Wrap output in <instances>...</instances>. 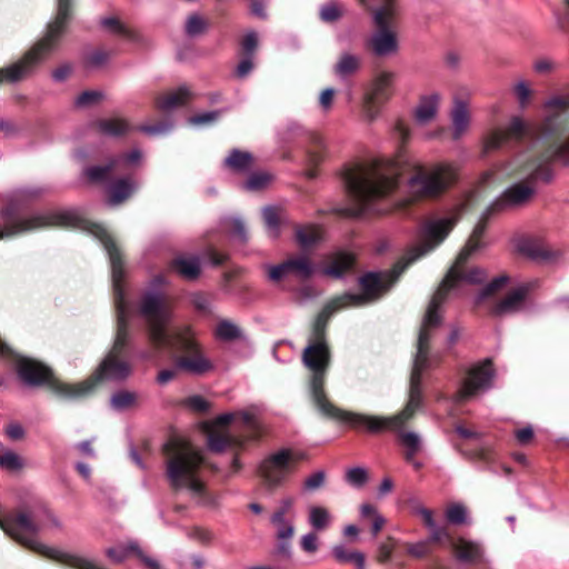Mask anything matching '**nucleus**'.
<instances>
[{
  "label": "nucleus",
  "mask_w": 569,
  "mask_h": 569,
  "mask_svg": "<svg viewBox=\"0 0 569 569\" xmlns=\"http://www.w3.org/2000/svg\"><path fill=\"white\" fill-rule=\"evenodd\" d=\"M353 259V256L350 253H336L330 263L322 269V273L339 279L352 267Z\"/></svg>",
  "instance_id": "28"
},
{
  "label": "nucleus",
  "mask_w": 569,
  "mask_h": 569,
  "mask_svg": "<svg viewBox=\"0 0 569 569\" xmlns=\"http://www.w3.org/2000/svg\"><path fill=\"white\" fill-rule=\"evenodd\" d=\"M71 0H58L56 18L48 24L43 37L37 41L17 62L0 69V83L18 82L30 76L58 48L70 18Z\"/></svg>",
  "instance_id": "6"
},
{
  "label": "nucleus",
  "mask_w": 569,
  "mask_h": 569,
  "mask_svg": "<svg viewBox=\"0 0 569 569\" xmlns=\"http://www.w3.org/2000/svg\"><path fill=\"white\" fill-rule=\"evenodd\" d=\"M102 93L99 91H84L76 100L78 107H87L101 99Z\"/></svg>",
  "instance_id": "58"
},
{
  "label": "nucleus",
  "mask_w": 569,
  "mask_h": 569,
  "mask_svg": "<svg viewBox=\"0 0 569 569\" xmlns=\"http://www.w3.org/2000/svg\"><path fill=\"white\" fill-rule=\"evenodd\" d=\"M137 189L138 184L132 179H119L111 184L107 203L111 207H116L129 199Z\"/></svg>",
  "instance_id": "26"
},
{
  "label": "nucleus",
  "mask_w": 569,
  "mask_h": 569,
  "mask_svg": "<svg viewBox=\"0 0 569 569\" xmlns=\"http://www.w3.org/2000/svg\"><path fill=\"white\" fill-rule=\"evenodd\" d=\"M457 558L460 561L475 563L481 560L483 550L481 546L475 541L459 539L456 545Z\"/></svg>",
  "instance_id": "30"
},
{
  "label": "nucleus",
  "mask_w": 569,
  "mask_h": 569,
  "mask_svg": "<svg viewBox=\"0 0 569 569\" xmlns=\"http://www.w3.org/2000/svg\"><path fill=\"white\" fill-rule=\"evenodd\" d=\"M457 221L456 213L427 221L422 227L420 243L409 250L403 260L396 266L392 271L396 273L393 279H390L389 274L367 273L359 280L361 293H343L328 301L325 307L335 313L347 307H360L375 301L410 263L435 250L447 238Z\"/></svg>",
  "instance_id": "4"
},
{
  "label": "nucleus",
  "mask_w": 569,
  "mask_h": 569,
  "mask_svg": "<svg viewBox=\"0 0 569 569\" xmlns=\"http://www.w3.org/2000/svg\"><path fill=\"white\" fill-rule=\"evenodd\" d=\"M101 242L109 256L111 264L112 286L118 311V331L112 349L103 358L90 379L78 385L57 383L54 386L56 392L63 399H78L88 395L98 382L124 380L131 371L129 363L120 358L128 338L126 328L128 309L121 287V280L124 276L123 263L120 251L109 234Z\"/></svg>",
  "instance_id": "2"
},
{
  "label": "nucleus",
  "mask_w": 569,
  "mask_h": 569,
  "mask_svg": "<svg viewBox=\"0 0 569 569\" xmlns=\"http://www.w3.org/2000/svg\"><path fill=\"white\" fill-rule=\"evenodd\" d=\"M332 521L330 511L322 506L312 505L308 508V522L315 531L326 530Z\"/></svg>",
  "instance_id": "31"
},
{
  "label": "nucleus",
  "mask_w": 569,
  "mask_h": 569,
  "mask_svg": "<svg viewBox=\"0 0 569 569\" xmlns=\"http://www.w3.org/2000/svg\"><path fill=\"white\" fill-rule=\"evenodd\" d=\"M407 552L413 558H422L430 552L429 540L407 543Z\"/></svg>",
  "instance_id": "52"
},
{
  "label": "nucleus",
  "mask_w": 569,
  "mask_h": 569,
  "mask_svg": "<svg viewBox=\"0 0 569 569\" xmlns=\"http://www.w3.org/2000/svg\"><path fill=\"white\" fill-rule=\"evenodd\" d=\"M445 517L451 525H462L467 522L468 510L462 503L455 502L447 507Z\"/></svg>",
  "instance_id": "41"
},
{
  "label": "nucleus",
  "mask_w": 569,
  "mask_h": 569,
  "mask_svg": "<svg viewBox=\"0 0 569 569\" xmlns=\"http://www.w3.org/2000/svg\"><path fill=\"white\" fill-rule=\"evenodd\" d=\"M0 467L3 469L17 471L23 467V462L19 455H17L13 450L6 449L0 455Z\"/></svg>",
  "instance_id": "43"
},
{
  "label": "nucleus",
  "mask_w": 569,
  "mask_h": 569,
  "mask_svg": "<svg viewBox=\"0 0 569 569\" xmlns=\"http://www.w3.org/2000/svg\"><path fill=\"white\" fill-rule=\"evenodd\" d=\"M332 315L333 312L323 307L312 325L308 337V345L302 352V362L311 372L310 395L318 411L327 418L346 422L353 428L363 427L370 432L401 428L407 421L412 419L422 403V371L416 372V357H413L410 376L408 402L399 413L392 417H379L343 411L337 408L327 399L323 390L326 372L331 360L326 327Z\"/></svg>",
  "instance_id": "1"
},
{
  "label": "nucleus",
  "mask_w": 569,
  "mask_h": 569,
  "mask_svg": "<svg viewBox=\"0 0 569 569\" xmlns=\"http://www.w3.org/2000/svg\"><path fill=\"white\" fill-rule=\"evenodd\" d=\"M332 553L339 562H353L358 569H366V558L360 551H351L345 546L338 545L332 548Z\"/></svg>",
  "instance_id": "36"
},
{
  "label": "nucleus",
  "mask_w": 569,
  "mask_h": 569,
  "mask_svg": "<svg viewBox=\"0 0 569 569\" xmlns=\"http://www.w3.org/2000/svg\"><path fill=\"white\" fill-rule=\"evenodd\" d=\"M188 535L190 538L199 541L200 543H208L212 539V533L200 527L192 528Z\"/></svg>",
  "instance_id": "62"
},
{
  "label": "nucleus",
  "mask_w": 569,
  "mask_h": 569,
  "mask_svg": "<svg viewBox=\"0 0 569 569\" xmlns=\"http://www.w3.org/2000/svg\"><path fill=\"white\" fill-rule=\"evenodd\" d=\"M207 28L206 21L198 14H191L186 22V32L191 36L202 33Z\"/></svg>",
  "instance_id": "50"
},
{
  "label": "nucleus",
  "mask_w": 569,
  "mask_h": 569,
  "mask_svg": "<svg viewBox=\"0 0 569 569\" xmlns=\"http://www.w3.org/2000/svg\"><path fill=\"white\" fill-rule=\"evenodd\" d=\"M300 543L301 548L308 553H313L318 550V537L315 532L303 535Z\"/></svg>",
  "instance_id": "59"
},
{
  "label": "nucleus",
  "mask_w": 569,
  "mask_h": 569,
  "mask_svg": "<svg viewBox=\"0 0 569 569\" xmlns=\"http://www.w3.org/2000/svg\"><path fill=\"white\" fill-rule=\"evenodd\" d=\"M400 439L407 449L419 451L421 447V438L417 432L407 431L400 433Z\"/></svg>",
  "instance_id": "53"
},
{
  "label": "nucleus",
  "mask_w": 569,
  "mask_h": 569,
  "mask_svg": "<svg viewBox=\"0 0 569 569\" xmlns=\"http://www.w3.org/2000/svg\"><path fill=\"white\" fill-rule=\"evenodd\" d=\"M326 475L322 470L316 471L312 475H310L303 483V488L307 491H313L319 489L325 483Z\"/></svg>",
  "instance_id": "54"
},
{
  "label": "nucleus",
  "mask_w": 569,
  "mask_h": 569,
  "mask_svg": "<svg viewBox=\"0 0 569 569\" xmlns=\"http://www.w3.org/2000/svg\"><path fill=\"white\" fill-rule=\"evenodd\" d=\"M410 503L411 512L422 520L426 528L435 521V513L431 509L416 500H412Z\"/></svg>",
  "instance_id": "49"
},
{
  "label": "nucleus",
  "mask_w": 569,
  "mask_h": 569,
  "mask_svg": "<svg viewBox=\"0 0 569 569\" xmlns=\"http://www.w3.org/2000/svg\"><path fill=\"white\" fill-rule=\"evenodd\" d=\"M257 47H258V36L254 31H249L248 33H246V36L243 38L242 48L248 56L252 57Z\"/></svg>",
  "instance_id": "60"
},
{
  "label": "nucleus",
  "mask_w": 569,
  "mask_h": 569,
  "mask_svg": "<svg viewBox=\"0 0 569 569\" xmlns=\"http://www.w3.org/2000/svg\"><path fill=\"white\" fill-rule=\"evenodd\" d=\"M51 226L82 228L88 230L100 241H102L108 236L107 230L102 226L82 219L77 211L67 210L59 212L37 213L27 218H21L13 224L9 226L6 232L0 229V239L4 236H14L21 232L34 231L40 228Z\"/></svg>",
  "instance_id": "9"
},
{
  "label": "nucleus",
  "mask_w": 569,
  "mask_h": 569,
  "mask_svg": "<svg viewBox=\"0 0 569 569\" xmlns=\"http://www.w3.org/2000/svg\"><path fill=\"white\" fill-rule=\"evenodd\" d=\"M450 119L452 139L460 140L468 132L471 122L469 103L463 99L456 98Z\"/></svg>",
  "instance_id": "18"
},
{
  "label": "nucleus",
  "mask_w": 569,
  "mask_h": 569,
  "mask_svg": "<svg viewBox=\"0 0 569 569\" xmlns=\"http://www.w3.org/2000/svg\"><path fill=\"white\" fill-rule=\"evenodd\" d=\"M100 133L110 137H119L130 130V124L126 119L112 118L100 120L96 123Z\"/></svg>",
  "instance_id": "34"
},
{
  "label": "nucleus",
  "mask_w": 569,
  "mask_h": 569,
  "mask_svg": "<svg viewBox=\"0 0 569 569\" xmlns=\"http://www.w3.org/2000/svg\"><path fill=\"white\" fill-rule=\"evenodd\" d=\"M172 124L170 122H163L156 126H141L139 130L149 136H159L170 132Z\"/></svg>",
  "instance_id": "56"
},
{
  "label": "nucleus",
  "mask_w": 569,
  "mask_h": 569,
  "mask_svg": "<svg viewBox=\"0 0 569 569\" xmlns=\"http://www.w3.org/2000/svg\"><path fill=\"white\" fill-rule=\"evenodd\" d=\"M140 315L144 318L149 339L157 347L178 348L186 355L178 357L174 367L194 376H202L213 369L211 360L189 336V328H169L171 310L160 291H147L140 302Z\"/></svg>",
  "instance_id": "3"
},
{
  "label": "nucleus",
  "mask_w": 569,
  "mask_h": 569,
  "mask_svg": "<svg viewBox=\"0 0 569 569\" xmlns=\"http://www.w3.org/2000/svg\"><path fill=\"white\" fill-rule=\"evenodd\" d=\"M269 278L272 281H279L287 276H295L301 280L310 278L315 272V264L309 257L298 254L288 258L278 266L268 267Z\"/></svg>",
  "instance_id": "14"
},
{
  "label": "nucleus",
  "mask_w": 569,
  "mask_h": 569,
  "mask_svg": "<svg viewBox=\"0 0 569 569\" xmlns=\"http://www.w3.org/2000/svg\"><path fill=\"white\" fill-rule=\"evenodd\" d=\"M369 48L377 57L393 56L399 50L398 33L390 26L377 27L368 40Z\"/></svg>",
  "instance_id": "16"
},
{
  "label": "nucleus",
  "mask_w": 569,
  "mask_h": 569,
  "mask_svg": "<svg viewBox=\"0 0 569 569\" xmlns=\"http://www.w3.org/2000/svg\"><path fill=\"white\" fill-rule=\"evenodd\" d=\"M342 16V9L337 3H328L320 9V17L326 22L338 20Z\"/></svg>",
  "instance_id": "51"
},
{
  "label": "nucleus",
  "mask_w": 569,
  "mask_h": 569,
  "mask_svg": "<svg viewBox=\"0 0 569 569\" xmlns=\"http://www.w3.org/2000/svg\"><path fill=\"white\" fill-rule=\"evenodd\" d=\"M485 229L486 226L483 222H478L475 226L466 246L459 252L460 261H467L471 256L486 247V243L481 240Z\"/></svg>",
  "instance_id": "29"
},
{
  "label": "nucleus",
  "mask_w": 569,
  "mask_h": 569,
  "mask_svg": "<svg viewBox=\"0 0 569 569\" xmlns=\"http://www.w3.org/2000/svg\"><path fill=\"white\" fill-rule=\"evenodd\" d=\"M441 96L438 92H430L420 97L415 109V120L420 126L432 122L437 116L440 106Z\"/></svg>",
  "instance_id": "21"
},
{
  "label": "nucleus",
  "mask_w": 569,
  "mask_h": 569,
  "mask_svg": "<svg viewBox=\"0 0 569 569\" xmlns=\"http://www.w3.org/2000/svg\"><path fill=\"white\" fill-rule=\"evenodd\" d=\"M216 335L221 340H233L240 336V330L234 323L222 320L216 328Z\"/></svg>",
  "instance_id": "45"
},
{
  "label": "nucleus",
  "mask_w": 569,
  "mask_h": 569,
  "mask_svg": "<svg viewBox=\"0 0 569 569\" xmlns=\"http://www.w3.org/2000/svg\"><path fill=\"white\" fill-rule=\"evenodd\" d=\"M230 224L232 228V236L238 238L240 241H246V226L244 222L240 218L230 219Z\"/></svg>",
  "instance_id": "63"
},
{
  "label": "nucleus",
  "mask_w": 569,
  "mask_h": 569,
  "mask_svg": "<svg viewBox=\"0 0 569 569\" xmlns=\"http://www.w3.org/2000/svg\"><path fill=\"white\" fill-rule=\"evenodd\" d=\"M136 401V395L129 391H120L112 396L111 406L116 410H123L132 406Z\"/></svg>",
  "instance_id": "46"
},
{
  "label": "nucleus",
  "mask_w": 569,
  "mask_h": 569,
  "mask_svg": "<svg viewBox=\"0 0 569 569\" xmlns=\"http://www.w3.org/2000/svg\"><path fill=\"white\" fill-rule=\"evenodd\" d=\"M16 370L19 378L31 387L41 386L49 382L52 377L51 370L43 363L23 356L16 360Z\"/></svg>",
  "instance_id": "15"
},
{
  "label": "nucleus",
  "mask_w": 569,
  "mask_h": 569,
  "mask_svg": "<svg viewBox=\"0 0 569 569\" xmlns=\"http://www.w3.org/2000/svg\"><path fill=\"white\" fill-rule=\"evenodd\" d=\"M72 72V67L69 63H63L52 71V78L56 82H62L69 78Z\"/></svg>",
  "instance_id": "64"
},
{
  "label": "nucleus",
  "mask_w": 569,
  "mask_h": 569,
  "mask_svg": "<svg viewBox=\"0 0 569 569\" xmlns=\"http://www.w3.org/2000/svg\"><path fill=\"white\" fill-rule=\"evenodd\" d=\"M224 164L236 172H247L253 164V157L250 152L234 149L224 159Z\"/></svg>",
  "instance_id": "33"
},
{
  "label": "nucleus",
  "mask_w": 569,
  "mask_h": 569,
  "mask_svg": "<svg viewBox=\"0 0 569 569\" xmlns=\"http://www.w3.org/2000/svg\"><path fill=\"white\" fill-rule=\"evenodd\" d=\"M535 193V188L527 183H515L501 196V203L507 206H521L529 201Z\"/></svg>",
  "instance_id": "23"
},
{
  "label": "nucleus",
  "mask_w": 569,
  "mask_h": 569,
  "mask_svg": "<svg viewBox=\"0 0 569 569\" xmlns=\"http://www.w3.org/2000/svg\"><path fill=\"white\" fill-rule=\"evenodd\" d=\"M167 478L172 488L187 490L192 498L204 495V483L199 471L204 459L201 450L190 443L173 441L168 443Z\"/></svg>",
  "instance_id": "8"
},
{
  "label": "nucleus",
  "mask_w": 569,
  "mask_h": 569,
  "mask_svg": "<svg viewBox=\"0 0 569 569\" xmlns=\"http://www.w3.org/2000/svg\"><path fill=\"white\" fill-rule=\"evenodd\" d=\"M429 530V542H439L442 539L449 538L448 530L436 523V520L427 527Z\"/></svg>",
  "instance_id": "55"
},
{
  "label": "nucleus",
  "mask_w": 569,
  "mask_h": 569,
  "mask_svg": "<svg viewBox=\"0 0 569 569\" xmlns=\"http://www.w3.org/2000/svg\"><path fill=\"white\" fill-rule=\"evenodd\" d=\"M513 92L517 97L519 106L521 108H527L532 94L529 82L523 79L518 80L513 86Z\"/></svg>",
  "instance_id": "44"
},
{
  "label": "nucleus",
  "mask_w": 569,
  "mask_h": 569,
  "mask_svg": "<svg viewBox=\"0 0 569 569\" xmlns=\"http://www.w3.org/2000/svg\"><path fill=\"white\" fill-rule=\"evenodd\" d=\"M346 479L351 486L360 488L367 482L368 472L362 467H353L347 470Z\"/></svg>",
  "instance_id": "48"
},
{
  "label": "nucleus",
  "mask_w": 569,
  "mask_h": 569,
  "mask_svg": "<svg viewBox=\"0 0 569 569\" xmlns=\"http://www.w3.org/2000/svg\"><path fill=\"white\" fill-rule=\"evenodd\" d=\"M192 93L187 86H180L178 89L167 92L164 96L157 99V107L162 111H172L176 108L183 106Z\"/></svg>",
  "instance_id": "25"
},
{
  "label": "nucleus",
  "mask_w": 569,
  "mask_h": 569,
  "mask_svg": "<svg viewBox=\"0 0 569 569\" xmlns=\"http://www.w3.org/2000/svg\"><path fill=\"white\" fill-rule=\"evenodd\" d=\"M101 26L110 30L111 32L121 34L132 41L138 40V34L134 31L128 29L114 17L103 18L101 20Z\"/></svg>",
  "instance_id": "40"
},
{
  "label": "nucleus",
  "mask_w": 569,
  "mask_h": 569,
  "mask_svg": "<svg viewBox=\"0 0 569 569\" xmlns=\"http://www.w3.org/2000/svg\"><path fill=\"white\" fill-rule=\"evenodd\" d=\"M398 169L386 159H376L346 176L349 193L361 207H368L372 201L392 192L397 186Z\"/></svg>",
  "instance_id": "7"
},
{
  "label": "nucleus",
  "mask_w": 569,
  "mask_h": 569,
  "mask_svg": "<svg viewBox=\"0 0 569 569\" xmlns=\"http://www.w3.org/2000/svg\"><path fill=\"white\" fill-rule=\"evenodd\" d=\"M495 371L489 360L473 365L459 390L458 399L466 400L486 391L492 385Z\"/></svg>",
  "instance_id": "13"
},
{
  "label": "nucleus",
  "mask_w": 569,
  "mask_h": 569,
  "mask_svg": "<svg viewBox=\"0 0 569 569\" xmlns=\"http://www.w3.org/2000/svg\"><path fill=\"white\" fill-rule=\"evenodd\" d=\"M529 291L528 286H520L501 299L492 309V313L498 317L516 313L522 310L525 300Z\"/></svg>",
  "instance_id": "22"
},
{
  "label": "nucleus",
  "mask_w": 569,
  "mask_h": 569,
  "mask_svg": "<svg viewBox=\"0 0 569 569\" xmlns=\"http://www.w3.org/2000/svg\"><path fill=\"white\" fill-rule=\"evenodd\" d=\"M262 216L267 229V233L271 238H277L279 236V214L276 207H266L262 210Z\"/></svg>",
  "instance_id": "39"
},
{
  "label": "nucleus",
  "mask_w": 569,
  "mask_h": 569,
  "mask_svg": "<svg viewBox=\"0 0 569 569\" xmlns=\"http://www.w3.org/2000/svg\"><path fill=\"white\" fill-rule=\"evenodd\" d=\"M395 80V73L391 71H381L376 74L371 82L370 92L367 97V102L370 104H378L386 102L391 97V87Z\"/></svg>",
  "instance_id": "20"
},
{
  "label": "nucleus",
  "mask_w": 569,
  "mask_h": 569,
  "mask_svg": "<svg viewBox=\"0 0 569 569\" xmlns=\"http://www.w3.org/2000/svg\"><path fill=\"white\" fill-rule=\"evenodd\" d=\"M142 153L139 149H133L128 154L110 160L106 166H96L86 169L84 174L92 182H100L106 180L112 169L121 161L129 164H137L140 162Z\"/></svg>",
  "instance_id": "19"
},
{
  "label": "nucleus",
  "mask_w": 569,
  "mask_h": 569,
  "mask_svg": "<svg viewBox=\"0 0 569 569\" xmlns=\"http://www.w3.org/2000/svg\"><path fill=\"white\" fill-rule=\"evenodd\" d=\"M106 553L108 558H110L113 562L117 563L123 561L129 555L137 553L151 569L158 568L157 561L151 558L143 557L138 548V545L134 542H129L128 545H119L113 548H109Z\"/></svg>",
  "instance_id": "27"
},
{
  "label": "nucleus",
  "mask_w": 569,
  "mask_h": 569,
  "mask_svg": "<svg viewBox=\"0 0 569 569\" xmlns=\"http://www.w3.org/2000/svg\"><path fill=\"white\" fill-rule=\"evenodd\" d=\"M173 267L181 277L188 280H194L200 274V262L197 257H178L173 261Z\"/></svg>",
  "instance_id": "32"
},
{
  "label": "nucleus",
  "mask_w": 569,
  "mask_h": 569,
  "mask_svg": "<svg viewBox=\"0 0 569 569\" xmlns=\"http://www.w3.org/2000/svg\"><path fill=\"white\" fill-rule=\"evenodd\" d=\"M517 250L522 254L538 259L545 257V248L540 240L533 238H523L517 242Z\"/></svg>",
  "instance_id": "38"
},
{
  "label": "nucleus",
  "mask_w": 569,
  "mask_h": 569,
  "mask_svg": "<svg viewBox=\"0 0 569 569\" xmlns=\"http://www.w3.org/2000/svg\"><path fill=\"white\" fill-rule=\"evenodd\" d=\"M270 522L276 528L277 538L282 541L279 546L280 551L289 553L290 546L287 541L290 540L295 533L293 521L281 513H272Z\"/></svg>",
  "instance_id": "24"
},
{
  "label": "nucleus",
  "mask_w": 569,
  "mask_h": 569,
  "mask_svg": "<svg viewBox=\"0 0 569 569\" xmlns=\"http://www.w3.org/2000/svg\"><path fill=\"white\" fill-rule=\"evenodd\" d=\"M526 131V123L519 117L510 120L508 128L492 131L485 141L486 150L498 149L509 139H518Z\"/></svg>",
  "instance_id": "17"
},
{
  "label": "nucleus",
  "mask_w": 569,
  "mask_h": 569,
  "mask_svg": "<svg viewBox=\"0 0 569 569\" xmlns=\"http://www.w3.org/2000/svg\"><path fill=\"white\" fill-rule=\"evenodd\" d=\"M219 117L217 111L204 112L189 119V123L192 126H206L214 122Z\"/></svg>",
  "instance_id": "57"
},
{
  "label": "nucleus",
  "mask_w": 569,
  "mask_h": 569,
  "mask_svg": "<svg viewBox=\"0 0 569 569\" xmlns=\"http://www.w3.org/2000/svg\"><path fill=\"white\" fill-rule=\"evenodd\" d=\"M186 405L194 411L203 412L209 409L208 401L201 396H192L186 400Z\"/></svg>",
  "instance_id": "61"
},
{
  "label": "nucleus",
  "mask_w": 569,
  "mask_h": 569,
  "mask_svg": "<svg viewBox=\"0 0 569 569\" xmlns=\"http://www.w3.org/2000/svg\"><path fill=\"white\" fill-rule=\"evenodd\" d=\"M272 180L271 174L267 172L253 173L243 183V189L249 191H257L266 188Z\"/></svg>",
  "instance_id": "42"
},
{
  "label": "nucleus",
  "mask_w": 569,
  "mask_h": 569,
  "mask_svg": "<svg viewBox=\"0 0 569 569\" xmlns=\"http://www.w3.org/2000/svg\"><path fill=\"white\" fill-rule=\"evenodd\" d=\"M466 262L467 261H460L459 256L457 257L455 263L448 271L446 278L442 280L428 306L417 340V350L415 353L416 372H423L430 367V340L433 331L440 325L441 317L439 308L441 303L450 295H462L466 284H479L487 278V272L478 267L471 268L469 271H465L463 264Z\"/></svg>",
  "instance_id": "5"
},
{
  "label": "nucleus",
  "mask_w": 569,
  "mask_h": 569,
  "mask_svg": "<svg viewBox=\"0 0 569 569\" xmlns=\"http://www.w3.org/2000/svg\"><path fill=\"white\" fill-rule=\"evenodd\" d=\"M360 68V58L352 53H343L335 66L336 73L346 78L356 73Z\"/></svg>",
  "instance_id": "37"
},
{
  "label": "nucleus",
  "mask_w": 569,
  "mask_h": 569,
  "mask_svg": "<svg viewBox=\"0 0 569 569\" xmlns=\"http://www.w3.org/2000/svg\"><path fill=\"white\" fill-rule=\"evenodd\" d=\"M321 238V229L317 226H302L296 230V240L302 249L315 246Z\"/></svg>",
  "instance_id": "35"
},
{
  "label": "nucleus",
  "mask_w": 569,
  "mask_h": 569,
  "mask_svg": "<svg viewBox=\"0 0 569 569\" xmlns=\"http://www.w3.org/2000/svg\"><path fill=\"white\" fill-rule=\"evenodd\" d=\"M507 282H508L507 276L501 274L499 277H496L487 286H485L482 288V290L479 292V295L477 297V302H480L483 299L488 298L489 296L493 295L497 290L502 288Z\"/></svg>",
  "instance_id": "47"
},
{
  "label": "nucleus",
  "mask_w": 569,
  "mask_h": 569,
  "mask_svg": "<svg viewBox=\"0 0 569 569\" xmlns=\"http://www.w3.org/2000/svg\"><path fill=\"white\" fill-rule=\"evenodd\" d=\"M258 415L259 409L253 406L239 412H227L218 416L206 425L208 448L220 453L227 448L241 447L243 440L223 428L238 418L242 420L244 426L254 427Z\"/></svg>",
  "instance_id": "11"
},
{
  "label": "nucleus",
  "mask_w": 569,
  "mask_h": 569,
  "mask_svg": "<svg viewBox=\"0 0 569 569\" xmlns=\"http://www.w3.org/2000/svg\"><path fill=\"white\" fill-rule=\"evenodd\" d=\"M458 178V166L443 162L430 170L418 167L407 182V197L409 201L431 198L449 188Z\"/></svg>",
  "instance_id": "10"
},
{
  "label": "nucleus",
  "mask_w": 569,
  "mask_h": 569,
  "mask_svg": "<svg viewBox=\"0 0 569 569\" xmlns=\"http://www.w3.org/2000/svg\"><path fill=\"white\" fill-rule=\"evenodd\" d=\"M305 458L306 455L302 452L280 449L261 461L259 466L260 476L268 487H279L295 471L296 463Z\"/></svg>",
  "instance_id": "12"
}]
</instances>
